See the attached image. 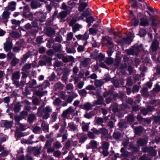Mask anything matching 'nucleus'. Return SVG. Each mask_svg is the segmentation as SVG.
<instances>
[{
  "mask_svg": "<svg viewBox=\"0 0 160 160\" xmlns=\"http://www.w3.org/2000/svg\"><path fill=\"white\" fill-rule=\"evenodd\" d=\"M144 152H148L149 156L153 157L156 156L157 153V151L154 149L153 147H146L143 148L142 149Z\"/></svg>",
  "mask_w": 160,
  "mask_h": 160,
  "instance_id": "nucleus-1",
  "label": "nucleus"
},
{
  "mask_svg": "<svg viewBox=\"0 0 160 160\" xmlns=\"http://www.w3.org/2000/svg\"><path fill=\"white\" fill-rule=\"evenodd\" d=\"M75 110L72 106L69 107L68 109L64 110L62 116L63 119L68 118L69 115L74 111Z\"/></svg>",
  "mask_w": 160,
  "mask_h": 160,
  "instance_id": "nucleus-2",
  "label": "nucleus"
},
{
  "mask_svg": "<svg viewBox=\"0 0 160 160\" xmlns=\"http://www.w3.org/2000/svg\"><path fill=\"white\" fill-rule=\"evenodd\" d=\"M12 43L10 41L9 38H7L6 42L4 43V50L6 52L10 51L12 49Z\"/></svg>",
  "mask_w": 160,
  "mask_h": 160,
  "instance_id": "nucleus-3",
  "label": "nucleus"
},
{
  "mask_svg": "<svg viewBox=\"0 0 160 160\" xmlns=\"http://www.w3.org/2000/svg\"><path fill=\"white\" fill-rule=\"evenodd\" d=\"M108 130L105 128H100L99 130H94V132L96 135L101 134V137H104L108 133Z\"/></svg>",
  "mask_w": 160,
  "mask_h": 160,
  "instance_id": "nucleus-4",
  "label": "nucleus"
},
{
  "mask_svg": "<svg viewBox=\"0 0 160 160\" xmlns=\"http://www.w3.org/2000/svg\"><path fill=\"white\" fill-rule=\"evenodd\" d=\"M43 113L44 114L43 115V118L45 119H47L50 117L49 113H51L52 111V108L49 106H47L43 109Z\"/></svg>",
  "mask_w": 160,
  "mask_h": 160,
  "instance_id": "nucleus-5",
  "label": "nucleus"
},
{
  "mask_svg": "<svg viewBox=\"0 0 160 160\" xmlns=\"http://www.w3.org/2000/svg\"><path fill=\"white\" fill-rule=\"evenodd\" d=\"M128 2L130 4L131 7L137 9L139 8V6H142V4L138 3L137 0H129Z\"/></svg>",
  "mask_w": 160,
  "mask_h": 160,
  "instance_id": "nucleus-6",
  "label": "nucleus"
},
{
  "mask_svg": "<svg viewBox=\"0 0 160 160\" xmlns=\"http://www.w3.org/2000/svg\"><path fill=\"white\" fill-rule=\"evenodd\" d=\"M154 109V108L152 106H149L147 108H144L141 109V112L144 116L147 114L148 112H152Z\"/></svg>",
  "mask_w": 160,
  "mask_h": 160,
  "instance_id": "nucleus-7",
  "label": "nucleus"
},
{
  "mask_svg": "<svg viewBox=\"0 0 160 160\" xmlns=\"http://www.w3.org/2000/svg\"><path fill=\"white\" fill-rule=\"evenodd\" d=\"M140 23L139 25L142 26L146 27L149 25V22L148 19L144 17L140 18Z\"/></svg>",
  "mask_w": 160,
  "mask_h": 160,
  "instance_id": "nucleus-8",
  "label": "nucleus"
},
{
  "mask_svg": "<svg viewBox=\"0 0 160 160\" xmlns=\"http://www.w3.org/2000/svg\"><path fill=\"white\" fill-rule=\"evenodd\" d=\"M102 42H104L106 41H107V43L105 45H108L110 46L113 45V42L112 41V38L110 37L107 36H102Z\"/></svg>",
  "mask_w": 160,
  "mask_h": 160,
  "instance_id": "nucleus-9",
  "label": "nucleus"
},
{
  "mask_svg": "<svg viewBox=\"0 0 160 160\" xmlns=\"http://www.w3.org/2000/svg\"><path fill=\"white\" fill-rule=\"evenodd\" d=\"M159 46V41L156 38H154V40L152 42L151 45L152 50L153 52L156 51L158 49V48Z\"/></svg>",
  "mask_w": 160,
  "mask_h": 160,
  "instance_id": "nucleus-10",
  "label": "nucleus"
},
{
  "mask_svg": "<svg viewBox=\"0 0 160 160\" xmlns=\"http://www.w3.org/2000/svg\"><path fill=\"white\" fill-rule=\"evenodd\" d=\"M70 10L64 11L60 12L58 16V18L61 19L65 18L70 13Z\"/></svg>",
  "mask_w": 160,
  "mask_h": 160,
  "instance_id": "nucleus-11",
  "label": "nucleus"
},
{
  "mask_svg": "<svg viewBox=\"0 0 160 160\" xmlns=\"http://www.w3.org/2000/svg\"><path fill=\"white\" fill-rule=\"evenodd\" d=\"M91 58L95 59L96 60L101 61L103 60L104 58V55L102 53H100L99 55H95L93 54H91Z\"/></svg>",
  "mask_w": 160,
  "mask_h": 160,
  "instance_id": "nucleus-12",
  "label": "nucleus"
},
{
  "mask_svg": "<svg viewBox=\"0 0 160 160\" xmlns=\"http://www.w3.org/2000/svg\"><path fill=\"white\" fill-rule=\"evenodd\" d=\"M42 4V3H41L39 0L32 1L31 3V6L32 8L34 9L40 7Z\"/></svg>",
  "mask_w": 160,
  "mask_h": 160,
  "instance_id": "nucleus-13",
  "label": "nucleus"
},
{
  "mask_svg": "<svg viewBox=\"0 0 160 160\" xmlns=\"http://www.w3.org/2000/svg\"><path fill=\"white\" fill-rule=\"evenodd\" d=\"M147 141L144 138H140L137 142L138 147L143 146L147 144Z\"/></svg>",
  "mask_w": 160,
  "mask_h": 160,
  "instance_id": "nucleus-14",
  "label": "nucleus"
},
{
  "mask_svg": "<svg viewBox=\"0 0 160 160\" xmlns=\"http://www.w3.org/2000/svg\"><path fill=\"white\" fill-rule=\"evenodd\" d=\"M89 9H88L84 11L82 14V16L86 18L87 22L88 23L89 26L90 25V19L89 18Z\"/></svg>",
  "mask_w": 160,
  "mask_h": 160,
  "instance_id": "nucleus-15",
  "label": "nucleus"
},
{
  "mask_svg": "<svg viewBox=\"0 0 160 160\" xmlns=\"http://www.w3.org/2000/svg\"><path fill=\"white\" fill-rule=\"evenodd\" d=\"M147 33V31L146 28H141L139 31L138 35L141 38H145Z\"/></svg>",
  "mask_w": 160,
  "mask_h": 160,
  "instance_id": "nucleus-16",
  "label": "nucleus"
},
{
  "mask_svg": "<svg viewBox=\"0 0 160 160\" xmlns=\"http://www.w3.org/2000/svg\"><path fill=\"white\" fill-rule=\"evenodd\" d=\"M132 48L133 50V52L135 55L137 56L140 52V50L139 48L138 44L136 43L132 47Z\"/></svg>",
  "mask_w": 160,
  "mask_h": 160,
  "instance_id": "nucleus-17",
  "label": "nucleus"
},
{
  "mask_svg": "<svg viewBox=\"0 0 160 160\" xmlns=\"http://www.w3.org/2000/svg\"><path fill=\"white\" fill-rule=\"evenodd\" d=\"M71 92L72 93V94L69 95L67 99V102L69 103H71L74 98L77 97L78 96L77 94L74 92L72 91Z\"/></svg>",
  "mask_w": 160,
  "mask_h": 160,
  "instance_id": "nucleus-18",
  "label": "nucleus"
},
{
  "mask_svg": "<svg viewBox=\"0 0 160 160\" xmlns=\"http://www.w3.org/2000/svg\"><path fill=\"white\" fill-rule=\"evenodd\" d=\"M46 34L49 37H52L55 34V31L50 28H48L46 29Z\"/></svg>",
  "mask_w": 160,
  "mask_h": 160,
  "instance_id": "nucleus-19",
  "label": "nucleus"
},
{
  "mask_svg": "<svg viewBox=\"0 0 160 160\" xmlns=\"http://www.w3.org/2000/svg\"><path fill=\"white\" fill-rule=\"evenodd\" d=\"M143 129V128L141 126L135 127L134 128L135 134L137 135H140L142 132Z\"/></svg>",
  "mask_w": 160,
  "mask_h": 160,
  "instance_id": "nucleus-20",
  "label": "nucleus"
},
{
  "mask_svg": "<svg viewBox=\"0 0 160 160\" xmlns=\"http://www.w3.org/2000/svg\"><path fill=\"white\" fill-rule=\"evenodd\" d=\"M98 25L97 24H94L92 28H91V34H92L95 35L97 34L98 29L97 28Z\"/></svg>",
  "mask_w": 160,
  "mask_h": 160,
  "instance_id": "nucleus-21",
  "label": "nucleus"
},
{
  "mask_svg": "<svg viewBox=\"0 0 160 160\" xmlns=\"http://www.w3.org/2000/svg\"><path fill=\"white\" fill-rule=\"evenodd\" d=\"M13 123V122L12 121L5 120L4 121L3 125L6 128H8L12 127Z\"/></svg>",
  "mask_w": 160,
  "mask_h": 160,
  "instance_id": "nucleus-22",
  "label": "nucleus"
},
{
  "mask_svg": "<svg viewBox=\"0 0 160 160\" xmlns=\"http://www.w3.org/2000/svg\"><path fill=\"white\" fill-rule=\"evenodd\" d=\"M74 58L73 57L71 56H64L62 59V61L64 62L67 63L70 61H73Z\"/></svg>",
  "mask_w": 160,
  "mask_h": 160,
  "instance_id": "nucleus-23",
  "label": "nucleus"
},
{
  "mask_svg": "<svg viewBox=\"0 0 160 160\" xmlns=\"http://www.w3.org/2000/svg\"><path fill=\"white\" fill-rule=\"evenodd\" d=\"M150 20L152 22L151 26L152 27L157 26L158 24V21L156 20L154 16H152L151 17Z\"/></svg>",
  "mask_w": 160,
  "mask_h": 160,
  "instance_id": "nucleus-24",
  "label": "nucleus"
},
{
  "mask_svg": "<svg viewBox=\"0 0 160 160\" xmlns=\"http://www.w3.org/2000/svg\"><path fill=\"white\" fill-rule=\"evenodd\" d=\"M20 77V73L19 72H16L12 74V79L14 81L19 79Z\"/></svg>",
  "mask_w": 160,
  "mask_h": 160,
  "instance_id": "nucleus-25",
  "label": "nucleus"
},
{
  "mask_svg": "<svg viewBox=\"0 0 160 160\" xmlns=\"http://www.w3.org/2000/svg\"><path fill=\"white\" fill-rule=\"evenodd\" d=\"M58 114V112H53L52 113L51 116V118L50 120V122H54L57 119Z\"/></svg>",
  "mask_w": 160,
  "mask_h": 160,
  "instance_id": "nucleus-26",
  "label": "nucleus"
},
{
  "mask_svg": "<svg viewBox=\"0 0 160 160\" xmlns=\"http://www.w3.org/2000/svg\"><path fill=\"white\" fill-rule=\"evenodd\" d=\"M68 127L70 129L73 131H78L77 126L75 125L73 122H71L68 123Z\"/></svg>",
  "mask_w": 160,
  "mask_h": 160,
  "instance_id": "nucleus-27",
  "label": "nucleus"
},
{
  "mask_svg": "<svg viewBox=\"0 0 160 160\" xmlns=\"http://www.w3.org/2000/svg\"><path fill=\"white\" fill-rule=\"evenodd\" d=\"M10 14V12L6 10L3 13L2 16L3 19L6 20V22H7V19L9 18V16Z\"/></svg>",
  "mask_w": 160,
  "mask_h": 160,
  "instance_id": "nucleus-28",
  "label": "nucleus"
},
{
  "mask_svg": "<svg viewBox=\"0 0 160 160\" xmlns=\"http://www.w3.org/2000/svg\"><path fill=\"white\" fill-rule=\"evenodd\" d=\"M41 127H42L43 131L45 132H48V125L45 122L43 121L42 122Z\"/></svg>",
  "mask_w": 160,
  "mask_h": 160,
  "instance_id": "nucleus-29",
  "label": "nucleus"
},
{
  "mask_svg": "<svg viewBox=\"0 0 160 160\" xmlns=\"http://www.w3.org/2000/svg\"><path fill=\"white\" fill-rule=\"evenodd\" d=\"M33 132L35 134H40L42 133V130L41 128L39 126H35L32 129Z\"/></svg>",
  "mask_w": 160,
  "mask_h": 160,
  "instance_id": "nucleus-30",
  "label": "nucleus"
},
{
  "mask_svg": "<svg viewBox=\"0 0 160 160\" xmlns=\"http://www.w3.org/2000/svg\"><path fill=\"white\" fill-rule=\"evenodd\" d=\"M16 3L14 1H12L9 2L8 6V9L12 11L16 9Z\"/></svg>",
  "mask_w": 160,
  "mask_h": 160,
  "instance_id": "nucleus-31",
  "label": "nucleus"
},
{
  "mask_svg": "<svg viewBox=\"0 0 160 160\" xmlns=\"http://www.w3.org/2000/svg\"><path fill=\"white\" fill-rule=\"evenodd\" d=\"M121 133L118 131L114 132L112 135L113 138L115 140L119 139L121 138Z\"/></svg>",
  "mask_w": 160,
  "mask_h": 160,
  "instance_id": "nucleus-32",
  "label": "nucleus"
},
{
  "mask_svg": "<svg viewBox=\"0 0 160 160\" xmlns=\"http://www.w3.org/2000/svg\"><path fill=\"white\" fill-rule=\"evenodd\" d=\"M121 61V58L119 57L116 56V58L115 59L114 63V65L115 66V68H118Z\"/></svg>",
  "mask_w": 160,
  "mask_h": 160,
  "instance_id": "nucleus-33",
  "label": "nucleus"
},
{
  "mask_svg": "<svg viewBox=\"0 0 160 160\" xmlns=\"http://www.w3.org/2000/svg\"><path fill=\"white\" fill-rule=\"evenodd\" d=\"M62 70L63 71V74L67 75H68L70 72V70L69 68L67 67H65L63 68H60L58 69V70Z\"/></svg>",
  "mask_w": 160,
  "mask_h": 160,
  "instance_id": "nucleus-34",
  "label": "nucleus"
},
{
  "mask_svg": "<svg viewBox=\"0 0 160 160\" xmlns=\"http://www.w3.org/2000/svg\"><path fill=\"white\" fill-rule=\"evenodd\" d=\"M82 28V25L78 23L76 24L72 27V31L73 32H75L78 31H79L80 29Z\"/></svg>",
  "mask_w": 160,
  "mask_h": 160,
  "instance_id": "nucleus-35",
  "label": "nucleus"
},
{
  "mask_svg": "<svg viewBox=\"0 0 160 160\" xmlns=\"http://www.w3.org/2000/svg\"><path fill=\"white\" fill-rule=\"evenodd\" d=\"M90 123H86L84 122H82V130L84 132L87 131L89 128V124Z\"/></svg>",
  "mask_w": 160,
  "mask_h": 160,
  "instance_id": "nucleus-36",
  "label": "nucleus"
},
{
  "mask_svg": "<svg viewBox=\"0 0 160 160\" xmlns=\"http://www.w3.org/2000/svg\"><path fill=\"white\" fill-rule=\"evenodd\" d=\"M45 104L41 105L38 109L37 114L39 116H41L42 115L43 113V108L44 107Z\"/></svg>",
  "mask_w": 160,
  "mask_h": 160,
  "instance_id": "nucleus-37",
  "label": "nucleus"
},
{
  "mask_svg": "<svg viewBox=\"0 0 160 160\" xmlns=\"http://www.w3.org/2000/svg\"><path fill=\"white\" fill-rule=\"evenodd\" d=\"M36 119L35 115L32 113L29 115L28 117V120L30 123H32Z\"/></svg>",
  "mask_w": 160,
  "mask_h": 160,
  "instance_id": "nucleus-38",
  "label": "nucleus"
},
{
  "mask_svg": "<svg viewBox=\"0 0 160 160\" xmlns=\"http://www.w3.org/2000/svg\"><path fill=\"white\" fill-rule=\"evenodd\" d=\"M160 91V85L158 83L154 86V88L152 90V92L155 93H158Z\"/></svg>",
  "mask_w": 160,
  "mask_h": 160,
  "instance_id": "nucleus-39",
  "label": "nucleus"
},
{
  "mask_svg": "<svg viewBox=\"0 0 160 160\" xmlns=\"http://www.w3.org/2000/svg\"><path fill=\"white\" fill-rule=\"evenodd\" d=\"M21 107L22 105L19 103H17L14 105L13 108L14 111L16 113L19 112L21 110Z\"/></svg>",
  "mask_w": 160,
  "mask_h": 160,
  "instance_id": "nucleus-40",
  "label": "nucleus"
},
{
  "mask_svg": "<svg viewBox=\"0 0 160 160\" xmlns=\"http://www.w3.org/2000/svg\"><path fill=\"white\" fill-rule=\"evenodd\" d=\"M78 4L79 5V6L78 7V10L79 12H82L87 6V3L85 2L82 3Z\"/></svg>",
  "mask_w": 160,
  "mask_h": 160,
  "instance_id": "nucleus-41",
  "label": "nucleus"
},
{
  "mask_svg": "<svg viewBox=\"0 0 160 160\" xmlns=\"http://www.w3.org/2000/svg\"><path fill=\"white\" fill-rule=\"evenodd\" d=\"M90 34V28L86 32L84 35H82V40H86L88 38L89 35Z\"/></svg>",
  "mask_w": 160,
  "mask_h": 160,
  "instance_id": "nucleus-42",
  "label": "nucleus"
},
{
  "mask_svg": "<svg viewBox=\"0 0 160 160\" xmlns=\"http://www.w3.org/2000/svg\"><path fill=\"white\" fill-rule=\"evenodd\" d=\"M31 56L30 52H28L23 55V57L21 58L22 62L23 63L25 62L27 58Z\"/></svg>",
  "mask_w": 160,
  "mask_h": 160,
  "instance_id": "nucleus-43",
  "label": "nucleus"
},
{
  "mask_svg": "<svg viewBox=\"0 0 160 160\" xmlns=\"http://www.w3.org/2000/svg\"><path fill=\"white\" fill-rule=\"evenodd\" d=\"M94 14L93 11H92L91 10V23H92L93 22L95 21L97 19H98V17L96 16H94Z\"/></svg>",
  "mask_w": 160,
  "mask_h": 160,
  "instance_id": "nucleus-44",
  "label": "nucleus"
},
{
  "mask_svg": "<svg viewBox=\"0 0 160 160\" xmlns=\"http://www.w3.org/2000/svg\"><path fill=\"white\" fill-rule=\"evenodd\" d=\"M81 108L82 109L88 111L90 109V103L89 102H87L83 105H81Z\"/></svg>",
  "mask_w": 160,
  "mask_h": 160,
  "instance_id": "nucleus-45",
  "label": "nucleus"
},
{
  "mask_svg": "<svg viewBox=\"0 0 160 160\" xmlns=\"http://www.w3.org/2000/svg\"><path fill=\"white\" fill-rule=\"evenodd\" d=\"M53 146L55 149H58L62 147V144L59 141H57L53 143Z\"/></svg>",
  "mask_w": 160,
  "mask_h": 160,
  "instance_id": "nucleus-46",
  "label": "nucleus"
},
{
  "mask_svg": "<svg viewBox=\"0 0 160 160\" xmlns=\"http://www.w3.org/2000/svg\"><path fill=\"white\" fill-rule=\"evenodd\" d=\"M68 4L69 6L68 7V10H70L71 12L72 9L75 6L76 3L74 2H71V1H70L68 2Z\"/></svg>",
  "mask_w": 160,
  "mask_h": 160,
  "instance_id": "nucleus-47",
  "label": "nucleus"
},
{
  "mask_svg": "<svg viewBox=\"0 0 160 160\" xmlns=\"http://www.w3.org/2000/svg\"><path fill=\"white\" fill-rule=\"evenodd\" d=\"M103 103V98L102 96L99 95L97 101H96V104L97 105H101Z\"/></svg>",
  "mask_w": 160,
  "mask_h": 160,
  "instance_id": "nucleus-48",
  "label": "nucleus"
},
{
  "mask_svg": "<svg viewBox=\"0 0 160 160\" xmlns=\"http://www.w3.org/2000/svg\"><path fill=\"white\" fill-rule=\"evenodd\" d=\"M53 141V139L47 140L45 145V148H47L48 147H51Z\"/></svg>",
  "mask_w": 160,
  "mask_h": 160,
  "instance_id": "nucleus-49",
  "label": "nucleus"
},
{
  "mask_svg": "<svg viewBox=\"0 0 160 160\" xmlns=\"http://www.w3.org/2000/svg\"><path fill=\"white\" fill-rule=\"evenodd\" d=\"M45 92L46 93L47 92H42L40 90H38L36 91L35 93L36 95L41 97L45 94Z\"/></svg>",
  "mask_w": 160,
  "mask_h": 160,
  "instance_id": "nucleus-50",
  "label": "nucleus"
},
{
  "mask_svg": "<svg viewBox=\"0 0 160 160\" xmlns=\"http://www.w3.org/2000/svg\"><path fill=\"white\" fill-rule=\"evenodd\" d=\"M126 86L130 87L132 85L133 82L131 77H128L126 79Z\"/></svg>",
  "mask_w": 160,
  "mask_h": 160,
  "instance_id": "nucleus-51",
  "label": "nucleus"
},
{
  "mask_svg": "<svg viewBox=\"0 0 160 160\" xmlns=\"http://www.w3.org/2000/svg\"><path fill=\"white\" fill-rule=\"evenodd\" d=\"M103 82L99 80H95L94 82V85L97 87H101L103 84Z\"/></svg>",
  "mask_w": 160,
  "mask_h": 160,
  "instance_id": "nucleus-52",
  "label": "nucleus"
},
{
  "mask_svg": "<svg viewBox=\"0 0 160 160\" xmlns=\"http://www.w3.org/2000/svg\"><path fill=\"white\" fill-rule=\"evenodd\" d=\"M132 24L134 26H138L139 24V20L136 18V17H134L131 20Z\"/></svg>",
  "mask_w": 160,
  "mask_h": 160,
  "instance_id": "nucleus-53",
  "label": "nucleus"
},
{
  "mask_svg": "<svg viewBox=\"0 0 160 160\" xmlns=\"http://www.w3.org/2000/svg\"><path fill=\"white\" fill-rule=\"evenodd\" d=\"M65 88L66 89V90H70L71 91L74 92L73 91V86L72 84V83H69L67 84L66 87Z\"/></svg>",
  "mask_w": 160,
  "mask_h": 160,
  "instance_id": "nucleus-54",
  "label": "nucleus"
},
{
  "mask_svg": "<svg viewBox=\"0 0 160 160\" xmlns=\"http://www.w3.org/2000/svg\"><path fill=\"white\" fill-rule=\"evenodd\" d=\"M64 86L60 82H57L55 85V87L57 89H63Z\"/></svg>",
  "mask_w": 160,
  "mask_h": 160,
  "instance_id": "nucleus-55",
  "label": "nucleus"
},
{
  "mask_svg": "<svg viewBox=\"0 0 160 160\" xmlns=\"http://www.w3.org/2000/svg\"><path fill=\"white\" fill-rule=\"evenodd\" d=\"M127 121L130 122H132L134 121V118L133 115H128L127 116Z\"/></svg>",
  "mask_w": 160,
  "mask_h": 160,
  "instance_id": "nucleus-56",
  "label": "nucleus"
},
{
  "mask_svg": "<svg viewBox=\"0 0 160 160\" xmlns=\"http://www.w3.org/2000/svg\"><path fill=\"white\" fill-rule=\"evenodd\" d=\"M148 88L147 87H143L141 91L142 95L143 96H146L148 93Z\"/></svg>",
  "mask_w": 160,
  "mask_h": 160,
  "instance_id": "nucleus-57",
  "label": "nucleus"
},
{
  "mask_svg": "<svg viewBox=\"0 0 160 160\" xmlns=\"http://www.w3.org/2000/svg\"><path fill=\"white\" fill-rule=\"evenodd\" d=\"M32 64L27 63L24 65L22 69L23 71H26L27 70L30 69L31 67Z\"/></svg>",
  "mask_w": 160,
  "mask_h": 160,
  "instance_id": "nucleus-58",
  "label": "nucleus"
},
{
  "mask_svg": "<svg viewBox=\"0 0 160 160\" xmlns=\"http://www.w3.org/2000/svg\"><path fill=\"white\" fill-rule=\"evenodd\" d=\"M43 58L44 60L45 61L46 64L47 63L48 64V65L51 64L52 59L46 56H44L43 57Z\"/></svg>",
  "mask_w": 160,
  "mask_h": 160,
  "instance_id": "nucleus-59",
  "label": "nucleus"
},
{
  "mask_svg": "<svg viewBox=\"0 0 160 160\" xmlns=\"http://www.w3.org/2000/svg\"><path fill=\"white\" fill-rule=\"evenodd\" d=\"M97 145L96 141L94 140L91 141V148L93 149L97 148Z\"/></svg>",
  "mask_w": 160,
  "mask_h": 160,
  "instance_id": "nucleus-60",
  "label": "nucleus"
},
{
  "mask_svg": "<svg viewBox=\"0 0 160 160\" xmlns=\"http://www.w3.org/2000/svg\"><path fill=\"white\" fill-rule=\"evenodd\" d=\"M112 110L114 114H116L117 113L119 112L118 107L116 105H113L112 106Z\"/></svg>",
  "mask_w": 160,
  "mask_h": 160,
  "instance_id": "nucleus-61",
  "label": "nucleus"
},
{
  "mask_svg": "<svg viewBox=\"0 0 160 160\" xmlns=\"http://www.w3.org/2000/svg\"><path fill=\"white\" fill-rule=\"evenodd\" d=\"M89 61V58H85L84 60L81 62V63L84 67H86L88 64Z\"/></svg>",
  "mask_w": 160,
  "mask_h": 160,
  "instance_id": "nucleus-62",
  "label": "nucleus"
},
{
  "mask_svg": "<svg viewBox=\"0 0 160 160\" xmlns=\"http://www.w3.org/2000/svg\"><path fill=\"white\" fill-rule=\"evenodd\" d=\"M19 60L16 58H13L11 62V64L12 66H15L19 62Z\"/></svg>",
  "mask_w": 160,
  "mask_h": 160,
  "instance_id": "nucleus-63",
  "label": "nucleus"
},
{
  "mask_svg": "<svg viewBox=\"0 0 160 160\" xmlns=\"http://www.w3.org/2000/svg\"><path fill=\"white\" fill-rule=\"evenodd\" d=\"M61 100L59 98H56L53 102V103L54 105L58 106L61 103Z\"/></svg>",
  "mask_w": 160,
  "mask_h": 160,
  "instance_id": "nucleus-64",
  "label": "nucleus"
}]
</instances>
